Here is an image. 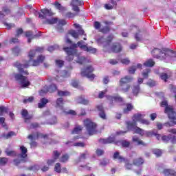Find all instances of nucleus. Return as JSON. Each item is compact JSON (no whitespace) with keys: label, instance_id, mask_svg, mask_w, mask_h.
Returning <instances> with one entry per match:
<instances>
[{"label":"nucleus","instance_id":"obj_1","mask_svg":"<svg viewBox=\"0 0 176 176\" xmlns=\"http://www.w3.org/2000/svg\"><path fill=\"white\" fill-rule=\"evenodd\" d=\"M80 47L85 50V52H89V53H96L97 50L92 47L87 46V44L83 41H80L77 44L73 45L70 47H65L64 50L67 52L66 60L67 61H72L73 63H77L78 64H83L86 61V58L83 56H81L80 54L78 53L76 47Z\"/></svg>","mask_w":176,"mask_h":176},{"label":"nucleus","instance_id":"obj_2","mask_svg":"<svg viewBox=\"0 0 176 176\" xmlns=\"http://www.w3.org/2000/svg\"><path fill=\"white\" fill-rule=\"evenodd\" d=\"M39 52H43V48L38 47L36 50H30L28 54V57L30 60L28 62L23 64H20L19 63H16L15 64L20 74H22V75H28V72H27V70H24L23 68H28L30 65H32L33 67H37V65H39V64H42V63L45 61V56L43 55H39L38 56H37L36 60H34V57H35V56H36V53Z\"/></svg>","mask_w":176,"mask_h":176},{"label":"nucleus","instance_id":"obj_3","mask_svg":"<svg viewBox=\"0 0 176 176\" xmlns=\"http://www.w3.org/2000/svg\"><path fill=\"white\" fill-rule=\"evenodd\" d=\"M145 118L144 115H142L141 113H136L133 115L131 121H126V125L128 129V130H131L132 131H134L135 134H139L142 137H144V130L137 126V122H139V123H141L142 124H146L148 125L150 124L149 120L144 119Z\"/></svg>","mask_w":176,"mask_h":176},{"label":"nucleus","instance_id":"obj_4","mask_svg":"<svg viewBox=\"0 0 176 176\" xmlns=\"http://www.w3.org/2000/svg\"><path fill=\"white\" fill-rule=\"evenodd\" d=\"M151 53L153 57L159 58L160 60H170V58L173 57H176L175 52L171 50L163 49L160 50L157 48H155Z\"/></svg>","mask_w":176,"mask_h":176},{"label":"nucleus","instance_id":"obj_5","mask_svg":"<svg viewBox=\"0 0 176 176\" xmlns=\"http://www.w3.org/2000/svg\"><path fill=\"white\" fill-rule=\"evenodd\" d=\"M161 107H165V113H167L170 122H169V126H174L176 124V113L174 112L173 107L168 106V102L167 100L164 99L161 102Z\"/></svg>","mask_w":176,"mask_h":176},{"label":"nucleus","instance_id":"obj_6","mask_svg":"<svg viewBox=\"0 0 176 176\" xmlns=\"http://www.w3.org/2000/svg\"><path fill=\"white\" fill-rule=\"evenodd\" d=\"M84 126L87 129V131L89 135H93L96 133L97 124L94 123L91 120L87 118L84 120Z\"/></svg>","mask_w":176,"mask_h":176},{"label":"nucleus","instance_id":"obj_7","mask_svg":"<svg viewBox=\"0 0 176 176\" xmlns=\"http://www.w3.org/2000/svg\"><path fill=\"white\" fill-rule=\"evenodd\" d=\"M55 107H56L58 109H60L61 111H63V112H65V113H69L70 115H76L75 111L70 110L69 111H65V110H64V99H63V98H59L56 100Z\"/></svg>","mask_w":176,"mask_h":176},{"label":"nucleus","instance_id":"obj_8","mask_svg":"<svg viewBox=\"0 0 176 176\" xmlns=\"http://www.w3.org/2000/svg\"><path fill=\"white\" fill-rule=\"evenodd\" d=\"M21 153L18 155V160H14V163L19 164L20 162H24L27 160V148L24 146H20Z\"/></svg>","mask_w":176,"mask_h":176},{"label":"nucleus","instance_id":"obj_9","mask_svg":"<svg viewBox=\"0 0 176 176\" xmlns=\"http://www.w3.org/2000/svg\"><path fill=\"white\" fill-rule=\"evenodd\" d=\"M93 71H94L93 67L89 65L85 69H82L81 70V76H86V78H88V79H91V80H92V79L96 78V76L91 74Z\"/></svg>","mask_w":176,"mask_h":176},{"label":"nucleus","instance_id":"obj_10","mask_svg":"<svg viewBox=\"0 0 176 176\" xmlns=\"http://www.w3.org/2000/svg\"><path fill=\"white\" fill-rule=\"evenodd\" d=\"M74 28L78 30V32L75 30H70L69 34L75 39H78V38H79L80 35L85 34V32L83 31V30H82V28L80 27V25H79V24L74 23Z\"/></svg>","mask_w":176,"mask_h":176},{"label":"nucleus","instance_id":"obj_11","mask_svg":"<svg viewBox=\"0 0 176 176\" xmlns=\"http://www.w3.org/2000/svg\"><path fill=\"white\" fill-rule=\"evenodd\" d=\"M14 78L16 80L19 82L22 87H27L28 86H30V85H31V83L30 82V81H28L27 78H25V76H23V75L14 74Z\"/></svg>","mask_w":176,"mask_h":176},{"label":"nucleus","instance_id":"obj_12","mask_svg":"<svg viewBox=\"0 0 176 176\" xmlns=\"http://www.w3.org/2000/svg\"><path fill=\"white\" fill-rule=\"evenodd\" d=\"M70 75L71 72L69 71L64 70L62 72H58L55 79L57 82H64V79L65 78H68Z\"/></svg>","mask_w":176,"mask_h":176},{"label":"nucleus","instance_id":"obj_13","mask_svg":"<svg viewBox=\"0 0 176 176\" xmlns=\"http://www.w3.org/2000/svg\"><path fill=\"white\" fill-rule=\"evenodd\" d=\"M173 135H163L162 136V135H156V138L157 140H158V141H160V140H162V141H163V142H168V141H170V142H172V144H176V138L175 137H173Z\"/></svg>","mask_w":176,"mask_h":176},{"label":"nucleus","instance_id":"obj_14","mask_svg":"<svg viewBox=\"0 0 176 176\" xmlns=\"http://www.w3.org/2000/svg\"><path fill=\"white\" fill-rule=\"evenodd\" d=\"M113 39V36L110 35L107 38L101 37L98 39V45H102L103 47H109V42Z\"/></svg>","mask_w":176,"mask_h":176},{"label":"nucleus","instance_id":"obj_15","mask_svg":"<svg viewBox=\"0 0 176 176\" xmlns=\"http://www.w3.org/2000/svg\"><path fill=\"white\" fill-rule=\"evenodd\" d=\"M57 90V87H56V85L53 84L48 88L47 86H45L43 87V89H41V91H40V96H45L46 93H53L54 91H56Z\"/></svg>","mask_w":176,"mask_h":176},{"label":"nucleus","instance_id":"obj_16","mask_svg":"<svg viewBox=\"0 0 176 176\" xmlns=\"http://www.w3.org/2000/svg\"><path fill=\"white\" fill-rule=\"evenodd\" d=\"M60 155H61V153L57 151H54L53 152L52 159L48 160L47 161L48 166H52V164H54V163H56V161L57 160V159H58V157H60Z\"/></svg>","mask_w":176,"mask_h":176},{"label":"nucleus","instance_id":"obj_17","mask_svg":"<svg viewBox=\"0 0 176 176\" xmlns=\"http://www.w3.org/2000/svg\"><path fill=\"white\" fill-rule=\"evenodd\" d=\"M41 12L43 13V14L36 11L35 14L36 16V14H38V17L40 19H45L46 16H52L53 14V12H52V10H47V9H42Z\"/></svg>","mask_w":176,"mask_h":176},{"label":"nucleus","instance_id":"obj_18","mask_svg":"<svg viewBox=\"0 0 176 176\" xmlns=\"http://www.w3.org/2000/svg\"><path fill=\"white\" fill-rule=\"evenodd\" d=\"M83 5V1L80 0H73L72 2V10L74 12H79V7Z\"/></svg>","mask_w":176,"mask_h":176},{"label":"nucleus","instance_id":"obj_19","mask_svg":"<svg viewBox=\"0 0 176 176\" xmlns=\"http://www.w3.org/2000/svg\"><path fill=\"white\" fill-rule=\"evenodd\" d=\"M100 142H102V144H112L113 142L117 144H119L118 142H115V135H111L107 139L100 140Z\"/></svg>","mask_w":176,"mask_h":176},{"label":"nucleus","instance_id":"obj_20","mask_svg":"<svg viewBox=\"0 0 176 176\" xmlns=\"http://www.w3.org/2000/svg\"><path fill=\"white\" fill-rule=\"evenodd\" d=\"M28 140L34 141V140H38V138H46V135H44L42 133H36L34 135H29L28 136Z\"/></svg>","mask_w":176,"mask_h":176},{"label":"nucleus","instance_id":"obj_21","mask_svg":"<svg viewBox=\"0 0 176 176\" xmlns=\"http://www.w3.org/2000/svg\"><path fill=\"white\" fill-rule=\"evenodd\" d=\"M133 77L130 76L123 77L120 80V85H126L127 83H130V82H133Z\"/></svg>","mask_w":176,"mask_h":176},{"label":"nucleus","instance_id":"obj_22","mask_svg":"<svg viewBox=\"0 0 176 176\" xmlns=\"http://www.w3.org/2000/svg\"><path fill=\"white\" fill-rule=\"evenodd\" d=\"M107 99L109 100V101H112V102H121L120 105H122L123 102V98L119 97V96H107Z\"/></svg>","mask_w":176,"mask_h":176},{"label":"nucleus","instance_id":"obj_23","mask_svg":"<svg viewBox=\"0 0 176 176\" xmlns=\"http://www.w3.org/2000/svg\"><path fill=\"white\" fill-rule=\"evenodd\" d=\"M131 86L129 85L120 84L118 90L123 93H127L130 90Z\"/></svg>","mask_w":176,"mask_h":176},{"label":"nucleus","instance_id":"obj_24","mask_svg":"<svg viewBox=\"0 0 176 176\" xmlns=\"http://www.w3.org/2000/svg\"><path fill=\"white\" fill-rule=\"evenodd\" d=\"M111 50L113 53H119V52H122V46L119 43H114L111 47Z\"/></svg>","mask_w":176,"mask_h":176},{"label":"nucleus","instance_id":"obj_25","mask_svg":"<svg viewBox=\"0 0 176 176\" xmlns=\"http://www.w3.org/2000/svg\"><path fill=\"white\" fill-rule=\"evenodd\" d=\"M133 109H134V106H133V104H131L130 103H127L123 109V113L127 114L129 112H131V111H133Z\"/></svg>","mask_w":176,"mask_h":176},{"label":"nucleus","instance_id":"obj_26","mask_svg":"<svg viewBox=\"0 0 176 176\" xmlns=\"http://www.w3.org/2000/svg\"><path fill=\"white\" fill-rule=\"evenodd\" d=\"M113 159H115V160H118V162H119L120 163H123L124 162H126V159L120 156V155L118 152L114 153Z\"/></svg>","mask_w":176,"mask_h":176},{"label":"nucleus","instance_id":"obj_27","mask_svg":"<svg viewBox=\"0 0 176 176\" xmlns=\"http://www.w3.org/2000/svg\"><path fill=\"white\" fill-rule=\"evenodd\" d=\"M21 115L25 119V122H27L28 120H30L32 117L28 115V111L26 109H23L21 111Z\"/></svg>","mask_w":176,"mask_h":176},{"label":"nucleus","instance_id":"obj_28","mask_svg":"<svg viewBox=\"0 0 176 176\" xmlns=\"http://www.w3.org/2000/svg\"><path fill=\"white\" fill-rule=\"evenodd\" d=\"M98 109L100 111L99 116L102 119H107V115L104 112V109L102 108V105H99L97 107Z\"/></svg>","mask_w":176,"mask_h":176},{"label":"nucleus","instance_id":"obj_29","mask_svg":"<svg viewBox=\"0 0 176 176\" xmlns=\"http://www.w3.org/2000/svg\"><path fill=\"white\" fill-rule=\"evenodd\" d=\"M163 174L166 176H175V171L170 169H164Z\"/></svg>","mask_w":176,"mask_h":176},{"label":"nucleus","instance_id":"obj_30","mask_svg":"<svg viewBox=\"0 0 176 176\" xmlns=\"http://www.w3.org/2000/svg\"><path fill=\"white\" fill-rule=\"evenodd\" d=\"M76 102L78 104H83L84 105H87L89 104V100L85 99L83 96H80L76 99Z\"/></svg>","mask_w":176,"mask_h":176},{"label":"nucleus","instance_id":"obj_31","mask_svg":"<svg viewBox=\"0 0 176 176\" xmlns=\"http://www.w3.org/2000/svg\"><path fill=\"white\" fill-rule=\"evenodd\" d=\"M137 68H142V65L141 63H138L136 66L131 67L129 69V74H134L135 71H137Z\"/></svg>","mask_w":176,"mask_h":176},{"label":"nucleus","instance_id":"obj_32","mask_svg":"<svg viewBox=\"0 0 176 176\" xmlns=\"http://www.w3.org/2000/svg\"><path fill=\"white\" fill-rule=\"evenodd\" d=\"M133 142H136L137 145H145V143L137 136H133L132 138Z\"/></svg>","mask_w":176,"mask_h":176},{"label":"nucleus","instance_id":"obj_33","mask_svg":"<svg viewBox=\"0 0 176 176\" xmlns=\"http://www.w3.org/2000/svg\"><path fill=\"white\" fill-rule=\"evenodd\" d=\"M144 135L146 137H152V135H159V134H156V132L153 130V131H144Z\"/></svg>","mask_w":176,"mask_h":176},{"label":"nucleus","instance_id":"obj_34","mask_svg":"<svg viewBox=\"0 0 176 176\" xmlns=\"http://www.w3.org/2000/svg\"><path fill=\"white\" fill-rule=\"evenodd\" d=\"M133 164L140 167L142 164H144V160L142 158H138L133 161Z\"/></svg>","mask_w":176,"mask_h":176},{"label":"nucleus","instance_id":"obj_35","mask_svg":"<svg viewBox=\"0 0 176 176\" xmlns=\"http://www.w3.org/2000/svg\"><path fill=\"white\" fill-rule=\"evenodd\" d=\"M144 67H153V65H155V61H153V60L152 59H148L147 60L145 61V63H144Z\"/></svg>","mask_w":176,"mask_h":176},{"label":"nucleus","instance_id":"obj_36","mask_svg":"<svg viewBox=\"0 0 176 176\" xmlns=\"http://www.w3.org/2000/svg\"><path fill=\"white\" fill-rule=\"evenodd\" d=\"M47 102H49V100H47V99L42 98L40 100V102L38 103V108H43V107H45V105H46V104Z\"/></svg>","mask_w":176,"mask_h":176},{"label":"nucleus","instance_id":"obj_37","mask_svg":"<svg viewBox=\"0 0 176 176\" xmlns=\"http://www.w3.org/2000/svg\"><path fill=\"white\" fill-rule=\"evenodd\" d=\"M69 159V155H68L67 154H65L59 159V160L61 163H67Z\"/></svg>","mask_w":176,"mask_h":176},{"label":"nucleus","instance_id":"obj_38","mask_svg":"<svg viewBox=\"0 0 176 176\" xmlns=\"http://www.w3.org/2000/svg\"><path fill=\"white\" fill-rule=\"evenodd\" d=\"M87 156H89V153H87V151L81 153V155H80V157L78 160V162H83L85 159L87 157Z\"/></svg>","mask_w":176,"mask_h":176},{"label":"nucleus","instance_id":"obj_39","mask_svg":"<svg viewBox=\"0 0 176 176\" xmlns=\"http://www.w3.org/2000/svg\"><path fill=\"white\" fill-rule=\"evenodd\" d=\"M70 93L67 91H58V96L59 97H65L67 96H70Z\"/></svg>","mask_w":176,"mask_h":176},{"label":"nucleus","instance_id":"obj_40","mask_svg":"<svg viewBox=\"0 0 176 176\" xmlns=\"http://www.w3.org/2000/svg\"><path fill=\"white\" fill-rule=\"evenodd\" d=\"M80 131H82V126H77L72 131V134H79V133H80Z\"/></svg>","mask_w":176,"mask_h":176},{"label":"nucleus","instance_id":"obj_41","mask_svg":"<svg viewBox=\"0 0 176 176\" xmlns=\"http://www.w3.org/2000/svg\"><path fill=\"white\" fill-rule=\"evenodd\" d=\"M6 153L7 156H16V152L13 150H10L9 148H7L6 150Z\"/></svg>","mask_w":176,"mask_h":176},{"label":"nucleus","instance_id":"obj_42","mask_svg":"<svg viewBox=\"0 0 176 176\" xmlns=\"http://www.w3.org/2000/svg\"><path fill=\"white\" fill-rule=\"evenodd\" d=\"M149 74H151V69H146L142 72V75L144 79H146L149 76Z\"/></svg>","mask_w":176,"mask_h":176},{"label":"nucleus","instance_id":"obj_43","mask_svg":"<svg viewBox=\"0 0 176 176\" xmlns=\"http://www.w3.org/2000/svg\"><path fill=\"white\" fill-rule=\"evenodd\" d=\"M8 160L5 157H0V166H6L8 163Z\"/></svg>","mask_w":176,"mask_h":176},{"label":"nucleus","instance_id":"obj_44","mask_svg":"<svg viewBox=\"0 0 176 176\" xmlns=\"http://www.w3.org/2000/svg\"><path fill=\"white\" fill-rule=\"evenodd\" d=\"M120 144H121L123 148H129V146H130V142L126 140H122L120 142Z\"/></svg>","mask_w":176,"mask_h":176},{"label":"nucleus","instance_id":"obj_45","mask_svg":"<svg viewBox=\"0 0 176 176\" xmlns=\"http://www.w3.org/2000/svg\"><path fill=\"white\" fill-rule=\"evenodd\" d=\"M133 95H135V96H138V93H140V86L139 85L133 86Z\"/></svg>","mask_w":176,"mask_h":176},{"label":"nucleus","instance_id":"obj_46","mask_svg":"<svg viewBox=\"0 0 176 176\" xmlns=\"http://www.w3.org/2000/svg\"><path fill=\"white\" fill-rule=\"evenodd\" d=\"M55 7L56 9H58L60 12H63V10H65V8L61 6L58 2H55L54 3Z\"/></svg>","mask_w":176,"mask_h":176},{"label":"nucleus","instance_id":"obj_47","mask_svg":"<svg viewBox=\"0 0 176 176\" xmlns=\"http://www.w3.org/2000/svg\"><path fill=\"white\" fill-rule=\"evenodd\" d=\"M56 23H57V18L47 19L46 21L47 24H56Z\"/></svg>","mask_w":176,"mask_h":176},{"label":"nucleus","instance_id":"obj_48","mask_svg":"<svg viewBox=\"0 0 176 176\" xmlns=\"http://www.w3.org/2000/svg\"><path fill=\"white\" fill-rule=\"evenodd\" d=\"M120 63H122V64H124L125 65H129V64H130V59H129V58H124L121 59Z\"/></svg>","mask_w":176,"mask_h":176},{"label":"nucleus","instance_id":"obj_49","mask_svg":"<svg viewBox=\"0 0 176 176\" xmlns=\"http://www.w3.org/2000/svg\"><path fill=\"white\" fill-rule=\"evenodd\" d=\"M54 170L56 173H61V165L60 164V163L56 164Z\"/></svg>","mask_w":176,"mask_h":176},{"label":"nucleus","instance_id":"obj_50","mask_svg":"<svg viewBox=\"0 0 176 176\" xmlns=\"http://www.w3.org/2000/svg\"><path fill=\"white\" fill-rule=\"evenodd\" d=\"M8 112V109L3 106L0 107V116Z\"/></svg>","mask_w":176,"mask_h":176},{"label":"nucleus","instance_id":"obj_51","mask_svg":"<svg viewBox=\"0 0 176 176\" xmlns=\"http://www.w3.org/2000/svg\"><path fill=\"white\" fill-rule=\"evenodd\" d=\"M125 164V167L127 170H131L133 168V165L129 163V161L127 160H125V161L123 162Z\"/></svg>","mask_w":176,"mask_h":176},{"label":"nucleus","instance_id":"obj_52","mask_svg":"<svg viewBox=\"0 0 176 176\" xmlns=\"http://www.w3.org/2000/svg\"><path fill=\"white\" fill-rule=\"evenodd\" d=\"M56 67H58V68H61L63 65H64V61L61 60H56L55 61Z\"/></svg>","mask_w":176,"mask_h":176},{"label":"nucleus","instance_id":"obj_53","mask_svg":"<svg viewBox=\"0 0 176 176\" xmlns=\"http://www.w3.org/2000/svg\"><path fill=\"white\" fill-rule=\"evenodd\" d=\"M160 78L162 79V80H164V82H166V80L168 79V75H167V74L166 73H162L160 74Z\"/></svg>","mask_w":176,"mask_h":176},{"label":"nucleus","instance_id":"obj_54","mask_svg":"<svg viewBox=\"0 0 176 176\" xmlns=\"http://www.w3.org/2000/svg\"><path fill=\"white\" fill-rule=\"evenodd\" d=\"M32 101H34V97L30 96L29 98H25L23 100V102L24 104H28V102H32Z\"/></svg>","mask_w":176,"mask_h":176},{"label":"nucleus","instance_id":"obj_55","mask_svg":"<svg viewBox=\"0 0 176 176\" xmlns=\"http://www.w3.org/2000/svg\"><path fill=\"white\" fill-rule=\"evenodd\" d=\"M147 85L148 86H150V87H153V86H156V82L153 80H148Z\"/></svg>","mask_w":176,"mask_h":176},{"label":"nucleus","instance_id":"obj_56","mask_svg":"<svg viewBox=\"0 0 176 176\" xmlns=\"http://www.w3.org/2000/svg\"><path fill=\"white\" fill-rule=\"evenodd\" d=\"M154 155H156L157 156H161L162 155V151L159 149H154L153 151Z\"/></svg>","mask_w":176,"mask_h":176},{"label":"nucleus","instance_id":"obj_57","mask_svg":"<svg viewBox=\"0 0 176 176\" xmlns=\"http://www.w3.org/2000/svg\"><path fill=\"white\" fill-rule=\"evenodd\" d=\"M13 135H16L14 132H9L6 135H3L5 138H10V137H13Z\"/></svg>","mask_w":176,"mask_h":176},{"label":"nucleus","instance_id":"obj_58","mask_svg":"<svg viewBox=\"0 0 176 176\" xmlns=\"http://www.w3.org/2000/svg\"><path fill=\"white\" fill-rule=\"evenodd\" d=\"M74 146H80L81 148H83L85 146V143L83 142H76L73 144Z\"/></svg>","mask_w":176,"mask_h":176},{"label":"nucleus","instance_id":"obj_59","mask_svg":"<svg viewBox=\"0 0 176 176\" xmlns=\"http://www.w3.org/2000/svg\"><path fill=\"white\" fill-rule=\"evenodd\" d=\"M4 25L6 27V28L8 30H10V28H12L13 27H14V24L13 23H4Z\"/></svg>","mask_w":176,"mask_h":176},{"label":"nucleus","instance_id":"obj_60","mask_svg":"<svg viewBox=\"0 0 176 176\" xmlns=\"http://www.w3.org/2000/svg\"><path fill=\"white\" fill-rule=\"evenodd\" d=\"M105 93H107V91H100L98 96V98H103L104 96H105Z\"/></svg>","mask_w":176,"mask_h":176},{"label":"nucleus","instance_id":"obj_61","mask_svg":"<svg viewBox=\"0 0 176 176\" xmlns=\"http://www.w3.org/2000/svg\"><path fill=\"white\" fill-rule=\"evenodd\" d=\"M169 89H170V91H172V93H176V86L174 87V85H170Z\"/></svg>","mask_w":176,"mask_h":176},{"label":"nucleus","instance_id":"obj_62","mask_svg":"<svg viewBox=\"0 0 176 176\" xmlns=\"http://www.w3.org/2000/svg\"><path fill=\"white\" fill-rule=\"evenodd\" d=\"M12 52L14 54L17 55L19 54V53H20L21 50L20 48L16 47L12 50Z\"/></svg>","mask_w":176,"mask_h":176},{"label":"nucleus","instance_id":"obj_63","mask_svg":"<svg viewBox=\"0 0 176 176\" xmlns=\"http://www.w3.org/2000/svg\"><path fill=\"white\" fill-rule=\"evenodd\" d=\"M56 49H58V45L51 46L48 48L49 52H54Z\"/></svg>","mask_w":176,"mask_h":176},{"label":"nucleus","instance_id":"obj_64","mask_svg":"<svg viewBox=\"0 0 176 176\" xmlns=\"http://www.w3.org/2000/svg\"><path fill=\"white\" fill-rule=\"evenodd\" d=\"M71 85L73 86V87H78L79 84L78 83V81L73 80L71 82Z\"/></svg>","mask_w":176,"mask_h":176}]
</instances>
